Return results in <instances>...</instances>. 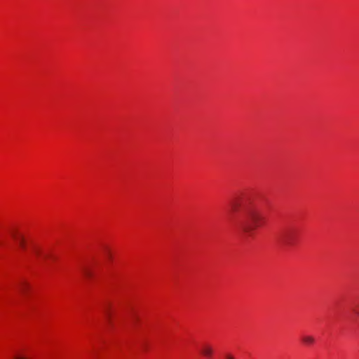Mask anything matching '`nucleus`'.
Returning a JSON list of instances; mask_svg holds the SVG:
<instances>
[{
    "mask_svg": "<svg viewBox=\"0 0 359 359\" xmlns=\"http://www.w3.org/2000/svg\"><path fill=\"white\" fill-rule=\"evenodd\" d=\"M83 273L86 278H90L93 276V271L88 267L83 269Z\"/></svg>",
    "mask_w": 359,
    "mask_h": 359,
    "instance_id": "obj_7",
    "label": "nucleus"
},
{
    "mask_svg": "<svg viewBox=\"0 0 359 359\" xmlns=\"http://www.w3.org/2000/svg\"><path fill=\"white\" fill-rule=\"evenodd\" d=\"M354 312H355L356 314H358V312L357 311H355V310L354 311Z\"/></svg>",
    "mask_w": 359,
    "mask_h": 359,
    "instance_id": "obj_12",
    "label": "nucleus"
},
{
    "mask_svg": "<svg viewBox=\"0 0 359 359\" xmlns=\"http://www.w3.org/2000/svg\"><path fill=\"white\" fill-rule=\"evenodd\" d=\"M230 205L232 211L235 212H237L240 207L242 206L244 219L241 222L240 227L244 233L251 236L256 229L260 226L262 219L259 208L252 203L241 205L238 199L233 200Z\"/></svg>",
    "mask_w": 359,
    "mask_h": 359,
    "instance_id": "obj_1",
    "label": "nucleus"
},
{
    "mask_svg": "<svg viewBox=\"0 0 359 359\" xmlns=\"http://www.w3.org/2000/svg\"><path fill=\"white\" fill-rule=\"evenodd\" d=\"M11 236L22 249H25V241L21 234L17 231H13L11 232Z\"/></svg>",
    "mask_w": 359,
    "mask_h": 359,
    "instance_id": "obj_3",
    "label": "nucleus"
},
{
    "mask_svg": "<svg viewBox=\"0 0 359 359\" xmlns=\"http://www.w3.org/2000/svg\"><path fill=\"white\" fill-rule=\"evenodd\" d=\"M302 341L306 345H311L314 343L315 339L312 336H304L302 337Z\"/></svg>",
    "mask_w": 359,
    "mask_h": 359,
    "instance_id": "obj_6",
    "label": "nucleus"
},
{
    "mask_svg": "<svg viewBox=\"0 0 359 359\" xmlns=\"http://www.w3.org/2000/svg\"><path fill=\"white\" fill-rule=\"evenodd\" d=\"M199 351L201 354L207 359H211L215 353L213 346L209 343L202 344Z\"/></svg>",
    "mask_w": 359,
    "mask_h": 359,
    "instance_id": "obj_2",
    "label": "nucleus"
},
{
    "mask_svg": "<svg viewBox=\"0 0 359 359\" xmlns=\"http://www.w3.org/2000/svg\"><path fill=\"white\" fill-rule=\"evenodd\" d=\"M106 316L107 318H108V320L110 321L111 320V314L109 313V311H106Z\"/></svg>",
    "mask_w": 359,
    "mask_h": 359,
    "instance_id": "obj_11",
    "label": "nucleus"
},
{
    "mask_svg": "<svg viewBox=\"0 0 359 359\" xmlns=\"http://www.w3.org/2000/svg\"><path fill=\"white\" fill-rule=\"evenodd\" d=\"M13 359H33L31 355L27 353H19Z\"/></svg>",
    "mask_w": 359,
    "mask_h": 359,
    "instance_id": "obj_5",
    "label": "nucleus"
},
{
    "mask_svg": "<svg viewBox=\"0 0 359 359\" xmlns=\"http://www.w3.org/2000/svg\"><path fill=\"white\" fill-rule=\"evenodd\" d=\"M224 359H236L234 356L230 353H227L224 355Z\"/></svg>",
    "mask_w": 359,
    "mask_h": 359,
    "instance_id": "obj_9",
    "label": "nucleus"
},
{
    "mask_svg": "<svg viewBox=\"0 0 359 359\" xmlns=\"http://www.w3.org/2000/svg\"><path fill=\"white\" fill-rule=\"evenodd\" d=\"M283 243L285 245H292L294 244V236L290 234V233H288V234H286L283 238Z\"/></svg>",
    "mask_w": 359,
    "mask_h": 359,
    "instance_id": "obj_4",
    "label": "nucleus"
},
{
    "mask_svg": "<svg viewBox=\"0 0 359 359\" xmlns=\"http://www.w3.org/2000/svg\"><path fill=\"white\" fill-rule=\"evenodd\" d=\"M105 252V254H106L107 257H109V259H111V252H110L109 250H108V249H105V252Z\"/></svg>",
    "mask_w": 359,
    "mask_h": 359,
    "instance_id": "obj_10",
    "label": "nucleus"
},
{
    "mask_svg": "<svg viewBox=\"0 0 359 359\" xmlns=\"http://www.w3.org/2000/svg\"><path fill=\"white\" fill-rule=\"evenodd\" d=\"M29 285L26 283H21L19 285V290L22 293H25L27 290Z\"/></svg>",
    "mask_w": 359,
    "mask_h": 359,
    "instance_id": "obj_8",
    "label": "nucleus"
}]
</instances>
